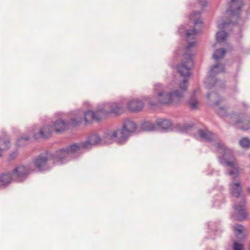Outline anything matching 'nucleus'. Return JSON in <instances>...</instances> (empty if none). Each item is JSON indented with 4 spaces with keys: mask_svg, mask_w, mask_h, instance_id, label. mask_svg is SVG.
<instances>
[{
    "mask_svg": "<svg viewBox=\"0 0 250 250\" xmlns=\"http://www.w3.org/2000/svg\"><path fill=\"white\" fill-rule=\"evenodd\" d=\"M196 43V42L194 41H192L191 42H188V44L187 48L188 49H189V48L194 46L195 45Z\"/></svg>",
    "mask_w": 250,
    "mask_h": 250,
    "instance_id": "33",
    "label": "nucleus"
},
{
    "mask_svg": "<svg viewBox=\"0 0 250 250\" xmlns=\"http://www.w3.org/2000/svg\"><path fill=\"white\" fill-rule=\"evenodd\" d=\"M22 139L28 140V138H22Z\"/></svg>",
    "mask_w": 250,
    "mask_h": 250,
    "instance_id": "37",
    "label": "nucleus"
},
{
    "mask_svg": "<svg viewBox=\"0 0 250 250\" xmlns=\"http://www.w3.org/2000/svg\"><path fill=\"white\" fill-rule=\"evenodd\" d=\"M216 147L218 153L221 154L219 156L220 163L228 167L234 168L233 171L229 172V174L232 178H235L238 174V169L236 167L234 160L231 152L220 144H218Z\"/></svg>",
    "mask_w": 250,
    "mask_h": 250,
    "instance_id": "2",
    "label": "nucleus"
},
{
    "mask_svg": "<svg viewBox=\"0 0 250 250\" xmlns=\"http://www.w3.org/2000/svg\"><path fill=\"white\" fill-rule=\"evenodd\" d=\"M187 88L186 80L180 83L178 86L174 83L167 84L157 83L154 85L152 95L144 96L142 99H132L127 102L126 107L130 112H137L143 109L144 103L150 106L169 104L181 99Z\"/></svg>",
    "mask_w": 250,
    "mask_h": 250,
    "instance_id": "1",
    "label": "nucleus"
},
{
    "mask_svg": "<svg viewBox=\"0 0 250 250\" xmlns=\"http://www.w3.org/2000/svg\"><path fill=\"white\" fill-rule=\"evenodd\" d=\"M233 250H244V246L242 244L234 242L233 245Z\"/></svg>",
    "mask_w": 250,
    "mask_h": 250,
    "instance_id": "31",
    "label": "nucleus"
},
{
    "mask_svg": "<svg viewBox=\"0 0 250 250\" xmlns=\"http://www.w3.org/2000/svg\"><path fill=\"white\" fill-rule=\"evenodd\" d=\"M101 104L104 106L106 118L110 115L119 116L124 112L123 104L121 102H104Z\"/></svg>",
    "mask_w": 250,
    "mask_h": 250,
    "instance_id": "6",
    "label": "nucleus"
},
{
    "mask_svg": "<svg viewBox=\"0 0 250 250\" xmlns=\"http://www.w3.org/2000/svg\"><path fill=\"white\" fill-rule=\"evenodd\" d=\"M244 231V228L241 225H237L234 227V232L238 238H242L243 235L242 233Z\"/></svg>",
    "mask_w": 250,
    "mask_h": 250,
    "instance_id": "25",
    "label": "nucleus"
},
{
    "mask_svg": "<svg viewBox=\"0 0 250 250\" xmlns=\"http://www.w3.org/2000/svg\"><path fill=\"white\" fill-rule=\"evenodd\" d=\"M48 159L47 156H40L35 162V166L38 171H42L49 168L48 166Z\"/></svg>",
    "mask_w": 250,
    "mask_h": 250,
    "instance_id": "12",
    "label": "nucleus"
},
{
    "mask_svg": "<svg viewBox=\"0 0 250 250\" xmlns=\"http://www.w3.org/2000/svg\"><path fill=\"white\" fill-rule=\"evenodd\" d=\"M199 135L201 139L204 140H209L212 136L211 132L208 131L201 130L199 132Z\"/></svg>",
    "mask_w": 250,
    "mask_h": 250,
    "instance_id": "21",
    "label": "nucleus"
},
{
    "mask_svg": "<svg viewBox=\"0 0 250 250\" xmlns=\"http://www.w3.org/2000/svg\"><path fill=\"white\" fill-rule=\"evenodd\" d=\"M29 173L28 170L24 166H20L16 167L12 172L14 181H23Z\"/></svg>",
    "mask_w": 250,
    "mask_h": 250,
    "instance_id": "9",
    "label": "nucleus"
},
{
    "mask_svg": "<svg viewBox=\"0 0 250 250\" xmlns=\"http://www.w3.org/2000/svg\"><path fill=\"white\" fill-rule=\"evenodd\" d=\"M200 13L199 12H195L190 16V19L194 21V28L193 29H186L184 26H181L179 28V32L181 33L186 30V37L188 42H189L190 39H194V36L200 30L202 23L199 18Z\"/></svg>",
    "mask_w": 250,
    "mask_h": 250,
    "instance_id": "7",
    "label": "nucleus"
},
{
    "mask_svg": "<svg viewBox=\"0 0 250 250\" xmlns=\"http://www.w3.org/2000/svg\"><path fill=\"white\" fill-rule=\"evenodd\" d=\"M56 120L53 124L52 126L55 131L61 132L65 130L67 127V123L64 121L62 118H64L66 115L62 112H58L56 114Z\"/></svg>",
    "mask_w": 250,
    "mask_h": 250,
    "instance_id": "8",
    "label": "nucleus"
},
{
    "mask_svg": "<svg viewBox=\"0 0 250 250\" xmlns=\"http://www.w3.org/2000/svg\"><path fill=\"white\" fill-rule=\"evenodd\" d=\"M230 190L232 195L237 197L241 192V187L239 182L231 184Z\"/></svg>",
    "mask_w": 250,
    "mask_h": 250,
    "instance_id": "20",
    "label": "nucleus"
},
{
    "mask_svg": "<svg viewBox=\"0 0 250 250\" xmlns=\"http://www.w3.org/2000/svg\"><path fill=\"white\" fill-rule=\"evenodd\" d=\"M14 180L12 173H6L0 175V182L2 185H5Z\"/></svg>",
    "mask_w": 250,
    "mask_h": 250,
    "instance_id": "19",
    "label": "nucleus"
},
{
    "mask_svg": "<svg viewBox=\"0 0 250 250\" xmlns=\"http://www.w3.org/2000/svg\"><path fill=\"white\" fill-rule=\"evenodd\" d=\"M122 127L129 136H130L131 133L135 132L136 129L135 124L129 120L125 121Z\"/></svg>",
    "mask_w": 250,
    "mask_h": 250,
    "instance_id": "16",
    "label": "nucleus"
},
{
    "mask_svg": "<svg viewBox=\"0 0 250 250\" xmlns=\"http://www.w3.org/2000/svg\"><path fill=\"white\" fill-rule=\"evenodd\" d=\"M157 125L163 130H167L171 128L172 124L170 121L166 119H159L157 122Z\"/></svg>",
    "mask_w": 250,
    "mask_h": 250,
    "instance_id": "18",
    "label": "nucleus"
},
{
    "mask_svg": "<svg viewBox=\"0 0 250 250\" xmlns=\"http://www.w3.org/2000/svg\"><path fill=\"white\" fill-rule=\"evenodd\" d=\"M245 204L242 205H235L234 213L235 217L238 220H243L245 218L246 214L245 211Z\"/></svg>",
    "mask_w": 250,
    "mask_h": 250,
    "instance_id": "14",
    "label": "nucleus"
},
{
    "mask_svg": "<svg viewBox=\"0 0 250 250\" xmlns=\"http://www.w3.org/2000/svg\"><path fill=\"white\" fill-rule=\"evenodd\" d=\"M18 155V152L16 151H14V152H13L10 155V159H14L15 157H16Z\"/></svg>",
    "mask_w": 250,
    "mask_h": 250,
    "instance_id": "34",
    "label": "nucleus"
},
{
    "mask_svg": "<svg viewBox=\"0 0 250 250\" xmlns=\"http://www.w3.org/2000/svg\"><path fill=\"white\" fill-rule=\"evenodd\" d=\"M53 131L52 125H46L40 130L39 134L40 137L46 138L50 135Z\"/></svg>",
    "mask_w": 250,
    "mask_h": 250,
    "instance_id": "17",
    "label": "nucleus"
},
{
    "mask_svg": "<svg viewBox=\"0 0 250 250\" xmlns=\"http://www.w3.org/2000/svg\"><path fill=\"white\" fill-rule=\"evenodd\" d=\"M225 23L218 22L217 26L219 28H222L225 26Z\"/></svg>",
    "mask_w": 250,
    "mask_h": 250,
    "instance_id": "35",
    "label": "nucleus"
},
{
    "mask_svg": "<svg viewBox=\"0 0 250 250\" xmlns=\"http://www.w3.org/2000/svg\"><path fill=\"white\" fill-rule=\"evenodd\" d=\"M240 146L245 148H248L250 147V140L249 138L245 137L241 139L239 142Z\"/></svg>",
    "mask_w": 250,
    "mask_h": 250,
    "instance_id": "27",
    "label": "nucleus"
},
{
    "mask_svg": "<svg viewBox=\"0 0 250 250\" xmlns=\"http://www.w3.org/2000/svg\"><path fill=\"white\" fill-rule=\"evenodd\" d=\"M69 122L73 125H79L82 121V114L80 110L73 111L69 113Z\"/></svg>",
    "mask_w": 250,
    "mask_h": 250,
    "instance_id": "13",
    "label": "nucleus"
},
{
    "mask_svg": "<svg viewBox=\"0 0 250 250\" xmlns=\"http://www.w3.org/2000/svg\"><path fill=\"white\" fill-rule=\"evenodd\" d=\"M129 135L121 127L106 132L103 137L105 144H111L115 140L119 144L123 145L126 143Z\"/></svg>",
    "mask_w": 250,
    "mask_h": 250,
    "instance_id": "4",
    "label": "nucleus"
},
{
    "mask_svg": "<svg viewBox=\"0 0 250 250\" xmlns=\"http://www.w3.org/2000/svg\"><path fill=\"white\" fill-rule=\"evenodd\" d=\"M82 149H84L83 146V144L81 145L74 144L61 149L57 153L53 162L56 165L64 163L70 160L76 153Z\"/></svg>",
    "mask_w": 250,
    "mask_h": 250,
    "instance_id": "3",
    "label": "nucleus"
},
{
    "mask_svg": "<svg viewBox=\"0 0 250 250\" xmlns=\"http://www.w3.org/2000/svg\"><path fill=\"white\" fill-rule=\"evenodd\" d=\"M224 66L222 65H216L214 66L210 71V75L218 74L224 71Z\"/></svg>",
    "mask_w": 250,
    "mask_h": 250,
    "instance_id": "23",
    "label": "nucleus"
},
{
    "mask_svg": "<svg viewBox=\"0 0 250 250\" xmlns=\"http://www.w3.org/2000/svg\"><path fill=\"white\" fill-rule=\"evenodd\" d=\"M188 104L191 109H195L199 107V104L195 98H192L189 101Z\"/></svg>",
    "mask_w": 250,
    "mask_h": 250,
    "instance_id": "29",
    "label": "nucleus"
},
{
    "mask_svg": "<svg viewBox=\"0 0 250 250\" xmlns=\"http://www.w3.org/2000/svg\"><path fill=\"white\" fill-rule=\"evenodd\" d=\"M192 64V60L190 57H188L185 62H182L178 65L177 70L182 76H188L189 74V66Z\"/></svg>",
    "mask_w": 250,
    "mask_h": 250,
    "instance_id": "10",
    "label": "nucleus"
},
{
    "mask_svg": "<svg viewBox=\"0 0 250 250\" xmlns=\"http://www.w3.org/2000/svg\"><path fill=\"white\" fill-rule=\"evenodd\" d=\"M243 128L244 129H247V128L243 127Z\"/></svg>",
    "mask_w": 250,
    "mask_h": 250,
    "instance_id": "38",
    "label": "nucleus"
},
{
    "mask_svg": "<svg viewBox=\"0 0 250 250\" xmlns=\"http://www.w3.org/2000/svg\"><path fill=\"white\" fill-rule=\"evenodd\" d=\"M104 106L102 104H98L96 110L89 109L83 112V120L86 123H90L92 122H100L106 119L105 112L104 111Z\"/></svg>",
    "mask_w": 250,
    "mask_h": 250,
    "instance_id": "5",
    "label": "nucleus"
},
{
    "mask_svg": "<svg viewBox=\"0 0 250 250\" xmlns=\"http://www.w3.org/2000/svg\"><path fill=\"white\" fill-rule=\"evenodd\" d=\"M10 146V141L7 137H0V157L2 156L4 152L7 150Z\"/></svg>",
    "mask_w": 250,
    "mask_h": 250,
    "instance_id": "15",
    "label": "nucleus"
},
{
    "mask_svg": "<svg viewBox=\"0 0 250 250\" xmlns=\"http://www.w3.org/2000/svg\"><path fill=\"white\" fill-rule=\"evenodd\" d=\"M83 106L85 108H89L93 107V104L91 102L87 101L83 102Z\"/></svg>",
    "mask_w": 250,
    "mask_h": 250,
    "instance_id": "32",
    "label": "nucleus"
},
{
    "mask_svg": "<svg viewBox=\"0 0 250 250\" xmlns=\"http://www.w3.org/2000/svg\"><path fill=\"white\" fill-rule=\"evenodd\" d=\"M142 129L144 131H149L154 130L155 129V125L150 122H145L142 125Z\"/></svg>",
    "mask_w": 250,
    "mask_h": 250,
    "instance_id": "22",
    "label": "nucleus"
},
{
    "mask_svg": "<svg viewBox=\"0 0 250 250\" xmlns=\"http://www.w3.org/2000/svg\"><path fill=\"white\" fill-rule=\"evenodd\" d=\"M101 139L97 134H92L89 136L87 140L83 144V146L84 149H89L99 144Z\"/></svg>",
    "mask_w": 250,
    "mask_h": 250,
    "instance_id": "11",
    "label": "nucleus"
},
{
    "mask_svg": "<svg viewBox=\"0 0 250 250\" xmlns=\"http://www.w3.org/2000/svg\"><path fill=\"white\" fill-rule=\"evenodd\" d=\"M208 98L214 102V104L216 105L219 104L218 99H219L218 95L215 92H211L208 95Z\"/></svg>",
    "mask_w": 250,
    "mask_h": 250,
    "instance_id": "26",
    "label": "nucleus"
},
{
    "mask_svg": "<svg viewBox=\"0 0 250 250\" xmlns=\"http://www.w3.org/2000/svg\"><path fill=\"white\" fill-rule=\"evenodd\" d=\"M225 51L223 49L217 50L213 54V58L215 60H219L223 58L225 54Z\"/></svg>",
    "mask_w": 250,
    "mask_h": 250,
    "instance_id": "28",
    "label": "nucleus"
},
{
    "mask_svg": "<svg viewBox=\"0 0 250 250\" xmlns=\"http://www.w3.org/2000/svg\"><path fill=\"white\" fill-rule=\"evenodd\" d=\"M230 3L231 4V7L232 8V12H234L239 9L240 7L238 6L240 3L237 0H230Z\"/></svg>",
    "mask_w": 250,
    "mask_h": 250,
    "instance_id": "30",
    "label": "nucleus"
},
{
    "mask_svg": "<svg viewBox=\"0 0 250 250\" xmlns=\"http://www.w3.org/2000/svg\"><path fill=\"white\" fill-rule=\"evenodd\" d=\"M200 4L202 6H205L207 5V2L206 1H203V2H200Z\"/></svg>",
    "mask_w": 250,
    "mask_h": 250,
    "instance_id": "36",
    "label": "nucleus"
},
{
    "mask_svg": "<svg viewBox=\"0 0 250 250\" xmlns=\"http://www.w3.org/2000/svg\"><path fill=\"white\" fill-rule=\"evenodd\" d=\"M216 37L217 42L220 43L225 41L228 37V34L224 31H220L217 33Z\"/></svg>",
    "mask_w": 250,
    "mask_h": 250,
    "instance_id": "24",
    "label": "nucleus"
}]
</instances>
